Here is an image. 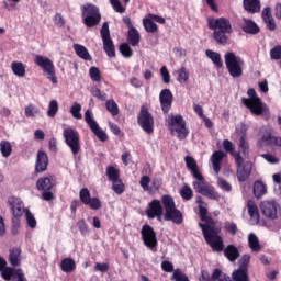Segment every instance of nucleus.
Wrapping results in <instances>:
<instances>
[{
	"instance_id": "2f4dec72",
	"label": "nucleus",
	"mask_w": 281,
	"mask_h": 281,
	"mask_svg": "<svg viewBox=\"0 0 281 281\" xmlns=\"http://www.w3.org/2000/svg\"><path fill=\"white\" fill-rule=\"evenodd\" d=\"M205 56L213 63V65H215L217 69H221L223 67V59L221 58V54L214 50L206 49Z\"/></svg>"
},
{
	"instance_id": "20e7f679",
	"label": "nucleus",
	"mask_w": 281,
	"mask_h": 281,
	"mask_svg": "<svg viewBox=\"0 0 281 281\" xmlns=\"http://www.w3.org/2000/svg\"><path fill=\"white\" fill-rule=\"evenodd\" d=\"M226 69L232 78H240L245 68V59L236 55L234 52H228L224 55Z\"/></svg>"
},
{
	"instance_id": "cd10ccee",
	"label": "nucleus",
	"mask_w": 281,
	"mask_h": 281,
	"mask_svg": "<svg viewBox=\"0 0 281 281\" xmlns=\"http://www.w3.org/2000/svg\"><path fill=\"white\" fill-rule=\"evenodd\" d=\"M224 256L229 260V262H236L238 258H240V252L238 251V248L234 245H228L224 249Z\"/></svg>"
},
{
	"instance_id": "a878e982",
	"label": "nucleus",
	"mask_w": 281,
	"mask_h": 281,
	"mask_svg": "<svg viewBox=\"0 0 281 281\" xmlns=\"http://www.w3.org/2000/svg\"><path fill=\"white\" fill-rule=\"evenodd\" d=\"M36 188L40 192H47L54 188V181L52 177H43L36 181Z\"/></svg>"
},
{
	"instance_id": "e2e57ef3",
	"label": "nucleus",
	"mask_w": 281,
	"mask_h": 281,
	"mask_svg": "<svg viewBox=\"0 0 281 281\" xmlns=\"http://www.w3.org/2000/svg\"><path fill=\"white\" fill-rule=\"evenodd\" d=\"M77 227H78L81 236H87V234H89V224H87V222H85V220L78 221Z\"/></svg>"
},
{
	"instance_id": "f257e3e1",
	"label": "nucleus",
	"mask_w": 281,
	"mask_h": 281,
	"mask_svg": "<svg viewBox=\"0 0 281 281\" xmlns=\"http://www.w3.org/2000/svg\"><path fill=\"white\" fill-rule=\"evenodd\" d=\"M200 218L203 223H199V227L202 229L205 243L210 245L213 251L221 252L225 249L223 237H221V224L216 223L214 218L207 216V204L199 205Z\"/></svg>"
},
{
	"instance_id": "9b49d317",
	"label": "nucleus",
	"mask_w": 281,
	"mask_h": 281,
	"mask_svg": "<svg viewBox=\"0 0 281 281\" xmlns=\"http://www.w3.org/2000/svg\"><path fill=\"white\" fill-rule=\"evenodd\" d=\"M83 23L86 27H95L100 23V11L93 4H87L82 8Z\"/></svg>"
},
{
	"instance_id": "3c124183",
	"label": "nucleus",
	"mask_w": 281,
	"mask_h": 281,
	"mask_svg": "<svg viewBox=\"0 0 281 281\" xmlns=\"http://www.w3.org/2000/svg\"><path fill=\"white\" fill-rule=\"evenodd\" d=\"M180 196L184 201H190V199H192V196H193L192 188H190V186H188V184H184L182 187V189L180 190Z\"/></svg>"
},
{
	"instance_id": "4c0bfd02",
	"label": "nucleus",
	"mask_w": 281,
	"mask_h": 281,
	"mask_svg": "<svg viewBox=\"0 0 281 281\" xmlns=\"http://www.w3.org/2000/svg\"><path fill=\"white\" fill-rule=\"evenodd\" d=\"M11 69L14 74V76H18V78H24L25 76V65L21 61H12L11 63Z\"/></svg>"
},
{
	"instance_id": "864d4df0",
	"label": "nucleus",
	"mask_w": 281,
	"mask_h": 281,
	"mask_svg": "<svg viewBox=\"0 0 281 281\" xmlns=\"http://www.w3.org/2000/svg\"><path fill=\"white\" fill-rule=\"evenodd\" d=\"M112 190H114L115 194H123L124 192V182L122 179L112 180Z\"/></svg>"
},
{
	"instance_id": "1a4fd4ad",
	"label": "nucleus",
	"mask_w": 281,
	"mask_h": 281,
	"mask_svg": "<svg viewBox=\"0 0 281 281\" xmlns=\"http://www.w3.org/2000/svg\"><path fill=\"white\" fill-rule=\"evenodd\" d=\"M0 273L5 281H27L23 270L8 267V262L3 257H0Z\"/></svg>"
},
{
	"instance_id": "f704fd0d",
	"label": "nucleus",
	"mask_w": 281,
	"mask_h": 281,
	"mask_svg": "<svg viewBox=\"0 0 281 281\" xmlns=\"http://www.w3.org/2000/svg\"><path fill=\"white\" fill-rule=\"evenodd\" d=\"M60 269L64 273H71L76 270V261L72 258H65L60 262Z\"/></svg>"
},
{
	"instance_id": "473e14b6",
	"label": "nucleus",
	"mask_w": 281,
	"mask_h": 281,
	"mask_svg": "<svg viewBox=\"0 0 281 281\" xmlns=\"http://www.w3.org/2000/svg\"><path fill=\"white\" fill-rule=\"evenodd\" d=\"M248 246L251 251L255 254H258L262 249V246L260 245V239H258V236L256 234L250 233L248 235Z\"/></svg>"
},
{
	"instance_id": "2eb2a0df",
	"label": "nucleus",
	"mask_w": 281,
	"mask_h": 281,
	"mask_svg": "<svg viewBox=\"0 0 281 281\" xmlns=\"http://www.w3.org/2000/svg\"><path fill=\"white\" fill-rule=\"evenodd\" d=\"M140 236L145 247L154 250L157 247V234L155 229L150 227V225H144L140 231Z\"/></svg>"
},
{
	"instance_id": "c756f323",
	"label": "nucleus",
	"mask_w": 281,
	"mask_h": 281,
	"mask_svg": "<svg viewBox=\"0 0 281 281\" xmlns=\"http://www.w3.org/2000/svg\"><path fill=\"white\" fill-rule=\"evenodd\" d=\"M186 166L188 170H190L192 177H199L201 175V171L199 170V165L196 164V160L192 158L191 156H187L184 158Z\"/></svg>"
},
{
	"instance_id": "bb28decb",
	"label": "nucleus",
	"mask_w": 281,
	"mask_h": 281,
	"mask_svg": "<svg viewBox=\"0 0 281 281\" xmlns=\"http://www.w3.org/2000/svg\"><path fill=\"white\" fill-rule=\"evenodd\" d=\"M241 30L246 34H258V32H260L258 24L247 18H243Z\"/></svg>"
},
{
	"instance_id": "6e6d98bb",
	"label": "nucleus",
	"mask_w": 281,
	"mask_h": 281,
	"mask_svg": "<svg viewBox=\"0 0 281 281\" xmlns=\"http://www.w3.org/2000/svg\"><path fill=\"white\" fill-rule=\"evenodd\" d=\"M239 149L243 153L244 157H249V143L245 139V136L239 138Z\"/></svg>"
},
{
	"instance_id": "bf43d9fd",
	"label": "nucleus",
	"mask_w": 281,
	"mask_h": 281,
	"mask_svg": "<svg viewBox=\"0 0 281 281\" xmlns=\"http://www.w3.org/2000/svg\"><path fill=\"white\" fill-rule=\"evenodd\" d=\"M120 52L124 58H131L133 56V49L127 43L121 44Z\"/></svg>"
},
{
	"instance_id": "c03bdc74",
	"label": "nucleus",
	"mask_w": 281,
	"mask_h": 281,
	"mask_svg": "<svg viewBox=\"0 0 281 281\" xmlns=\"http://www.w3.org/2000/svg\"><path fill=\"white\" fill-rule=\"evenodd\" d=\"M82 105L78 102H74L70 106L69 113L72 115L75 120H82Z\"/></svg>"
},
{
	"instance_id": "b1692460",
	"label": "nucleus",
	"mask_w": 281,
	"mask_h": 281,
	"mask_svg": "<svg viewBox=\"0 0 281 281\" xmlns=\"http://www.w3.org/2000/svg\"><path fill=\"white\" fill-rule=\"evenodd\" d=\"M247 210L250 216L251 225H258V223H260V212L258 211V205H256V202L248 200Z\"/></svg>"
},
{
	"instance_id": "a211bd4d",
	"label": "nucleus",
	"mask_w": 281,
	"mask_h": 281,
	"mask_svg": "<svg viewBox=\"0 0 281 281\" xmlns=\"http://www.w3.org/2000/svg\"><path fill=\"white\" fill-rule=\"evenodd\" d=\"M209 29L213 32H227L232 33V22L226 18L210 19Z\"/></svg>"
},
{
	"instance_id": "4d7b16f0",
	"label": "nucleus",
	"mask_w": 281,
	"mask_h": 281,
	"mask_svg": "<svg viewBox=\"0 0 281 281\" xmlns=\"http://www.w3.org/2000/svg\"><path fill=\"white\" fill-rule=\"evenodd\" d=\"M217 186L223 192H232V184L221 177H217Z\"/></svg>"
},
{
	"instance_id": "e433bc0d",
	"label": "nucleus",
	"mask_w": 281,
	"mask_h": 281,
	"mask_svg": "<svg viewBox=\"0 0 281 281\" xmlns=\"http://www.w3.org/2000/svg\"><path fill=\"white\" fill-rule=\"evenodd\" d=\"M72 47L77 56H79V58H82V60H91V55L89 54V50L87 49V47L80 44H74Z\"/></svg>"
},
{
	"instance_id": "39448f33",
	"label": "nucleus",
	"mask_w": 281,
	"mask_h": 281,
	"mask_svg": "<svg viewBox=\"0 0 281 281\" xmlns=\"http://www.w3.org/2000/svg\"><path fill=\"white\" fill-rule=\"evenodd\" d=\"M195 181H193V190L198 192V194H202L203 196H207V199H212L213 201H220L221 195L218 192L214 191V187L205 183V178L202 173H198V176H193Z\"/></svg>"
},
{
	"instance_id": "f8f14e48",
	"label": "nucleus",
	"mask_w": 281,
	"mask_h": 281,
	"mask_svg": "<svg viewBox=\"0 0 281 281\" xmlns=\"http://www.w3.org/2000/svg\"><path fill=\"white\" fill-rule=\"evenodd\" d=\"M100 34L103 43V49L106 56H109V58H115V44H113V40L111 38V31H109V22L103 23Z\"/></svg>"
},
{
	"instance_id": "0e129e2a",
	"label": "nucleus",
	"mask_w": 281,
	"mask_h": 281,
	"mask_svg": "<svg viewBox=\"0 0 281 281\" xmlns=\"http://www.w3.org/2000/svg\"><path fill=\"white\" fill-rule=\"evenodd\" d=\"M270 58L272 60L281 59V45H277L272 49H270Z\"/></svg>"
},
{
	"instance_id": "c9c22d12",
	"label": "nucleus",
	"mask_w": 281,
	"mask_h": 281,
	"mask_svg": "<svg viewBox=\"0 0 281 281\" xmlns=\"http://www.w3.org/2000/svg\"><path fill=\"white\" fill-rule=\"evenodd\" d=\"M252 192L256 199H262L267 194V186L261 181H256L252 187Z\"/></svg>"
},
{
	"instance_id": "6ab92c4d",
	"label": "nucleus",
	"mask_w": 281,
	"mask_h": 281,
	"mask_svg": "<svg viewBox=\"0 0 281 281\" xmlns=\"http://www.w3.org/2000/svg\"><path fill=\"white\" fill-rule=\"evenodd\" d=\"M161 201L155 199L151 200L146 209L147 218H157V221H161L164 216V206L161 205Z\"/></svg>"
},
{
	"instance_id": "7ed1b4c3",
	"label": "nucleus",
	"mask_w": 281,
	"mask_h": 281,
	"mask_svg": "<svg viewBox=\"0 0 281 281\" xmlns=\"http://www.w3.org/2000/svg\"><path fill=\"white\" fill-rule=\"evenodd\" d=\"M161 203L165 210V221H172L175 225H181L183 223V213L177 209L175 199L170 195H162Z\"/></svg>"
},
{
	"instance_id": "8fccbe9b",
	"label": "nucleus",
	"mask_w": 281,
	"mask_h": 281,
	"mask_svg": "<svg viewBox=\"0 0 281 281\" xmlns=\"http://www.w3.org/2000/svg\"><path fill=\"white\" fill-rule=\"evenodd\" d=\"M143 25L146 32H149L150 34L157 32V24H155V22L148 18L143 20Z\"/></svg>"
},
{
	"instance_id": "f3484780",
	"label": "nucleus",
	"mask_w": 281,
	"mask_h": 281,
	"mask_svg": "<svg viewBox=\"0 0 281 281\" xmlns=\"http://www.w3.org/2000/svg\"><path fill=\"white\" fill-rule=\"evenodd\" d=\"M79 199L81 203L90 207V210H100V207H102V201L98 198H91V192L87 188H82L79 191Z\"/></svg>"
},
{
	"instance_id": "5701e85b",
	"label": "nucleus",
	"mask_w": 281,
	"mask_h": 281,
	"mask_svg": "<svg viewBox=\"0 0 281 281\" xmlns=\"http://www.w3.org/2000/svg\"><path fill=\"white\" fill-rule=\"evenodd\" d=\"M47 166H49V157L45 151L38 150L35 161V172H45Z\"/></svg>"
},
{
	"instance_id": "4468645a",
	"label": "nucleus",
	"mask_w": 281,
	"mask_h": 281,
	"mask_svg": "<svg viewBox=\"0 0 281 281\" xmlns=\"http://www.w3.org/2000/svg\"><path fill=\"white\" fill-rule=\"evenodd\" d=\"M85 122L86 124H88L89 128L92 131L95 137L100 139V142H106V133L100 128V125L98 124L95 119H93V112H91V110H87L85 112Z\"/></svg>"
},
{
	"instance_id": "72a5a7b5",
	"label": "nucleus",
	"mask_w": 281,
	"mask_h": 281,
	"mask_svg": "<svg viewBox=\"0 0 281 281\" xmlns=\"http://www.w3.org/2000/svg\"><path fill=\"white\" fill-rule=\"evenodd\" d=\"M9 260L12 267H19L21 265V248L11 249Z\"/></svg>"
},
{
	"instance_id": "603ef678",
	"label": "nucleus",
	"mask_w": 281,
	"mask_h": 281,
	"mask_svg": "<svg viewBox=\"0 0 281 281\" xmlns=\"http://www.w3.org/2000/svg\"><path fill=\"white\" fill-rule=\"evenodd\" d=\"M25 221L31 229H36V217H34V214L30 210L25 211Z\"/></svg>"
},
{
	"instance_id": "13d9d810",
	"label": "nucleus",
	"mask_w": 281,
	"mask_h": 281,
	"mask_svg": "<svg viewBox=\"0 0 281 281\" xmlns=\"http://www.w3.org/2000/svg\"><path fill=\"white\" fill-rule=\"evenodd\" d=\"M273 183H274V192L278 194V196H281V175L274 173L272 176Z\"/></svg>"
},
{
	"instance_id": "c85d7f7f",
	"label": "nucleus",
	"mask_w": 281,
	"mask_h": 281,
	"mask_svg": "<svg viewBox=\"0 0 281 281\" xmlns=\"http://www.w3.org/2000/svg\"><path fill=\"white\" fill-rule=\"evenodd\" d=\"M262 19L271 32L276 30V20H273V16L271 15V8L267 7L262 11Z\"/></svg>"
},
{
	"instance_id": "338daca9",
	"label": "nucleus",
	"mask_w": 281,
	"mask_h": 281,
	"mask_svg": "<svg viewBox=\"0 0 281 281\" xmlns=\"http://www.w3.org/2000/svg\"><path fill=\"white\" fill-rule=\"evenodd\" d=\"M273 136L271 135V128L266 130V133L261 137V144L271 146Z\"/></svg>"
},
{
	"instance_id": "de8ad7c7",
	"label": "nucleus",
	"mask_w": 281,
	"mask_h": 281,
	"mask_svg": "<svg viewBox=\"0 0 281 281\" xmlns=\"http://www.w3.org/2000/svg\"><path fill=\"white\" fill-rule=\"evenodd\" d=\"M178 76V82L183 83L190 80V72L186 67H181L179 70L176 71Z\"/></svg>"
},
{
	"instance_id": "58836bf2",
	"label": "nucleus",
	"mask_w": 281,
	"mask_h": 281,
	"mask_svg": "<svg viewBox=\"0 0 281 281\" xmlns=\"http://www.w3.org/2000/svg\"><path fill=\"white\" fill-rule=\"evenodd\" d=\"M0 153H1L2 157L8 159V157H10V155H12V143H10V140L2 139L0 142Z\"/></svg>"
},
{
	"instance_id": "aec40b11",
	"label": "nucleus",
	"mask_w": 281,
	"mask_h": 281,
	"mask_svg": "<svg viewBox=\"0 0 281 281\" xmlns=\"http://www.w3.org/2000/svg\"><path fill=\"white\" fill-rule=\"evenodd\" d=\"M232 281V278L229 276L223 273L221 269H215L210 276V272L202 270L200 281Z\"/></svg>"
},
{
	"instance_id": "0eeeda50",
	"label": "nucleus",
	"mask_w": 281,
	"mask_h": 281,
	"mask_svg": "<svg viewBox=\"0 0 281 281\" xmlns=\"http://www.w3.org/2000/svg\"><path fill=\"white\" fill-rule=\"evenodd\" d=\"M34 63L37 67L42 68L43 72L47 76L53 85H58V78H56V68L54 67V61L48 57L43 55H35Z\"/></svg>"
},
{
	"instance_id": "9d476101",
	"label": "nucleus",
	"mask_w": 281,
	"mask_h": 281,
	"mask_svg": "<svg viewBox=\"0 0 281 281\" xmlns=\"http://www.w3.org/2000/svg\"><path fill=\"white\" fill-rule=\"evenodd\" d=\"M169 126L171 133H176L178 139H186L190 135V131L186 127V121L181 115L169 116Z\"/></svg>"
},
{
	"instance_id": "dca6fc26",
	"label": "nucleus",
	"mask_w": 281,
	"mask_h": 281,
	"mask_svg": "<svg viewBox=\"0 0 281 281\" xmlns=\"http://www.w3.org/2000/svg\"><path fill=\"white\" fill-rule=\"evenodd\" d=\"M138 124L148 135L155 131V120L148 110L142 109L138 115Z\"/></svg>"
},
{
	"instance_id": "412c9836",
	"label": "nucleus",
	"mask_w": 281,
	"mask_h": 281,
	"mask_svg": "<svg viewBox=\"0 0 281 281\" xmlns=\"http://www.w3.org/2000/svg\"><path fill=\"white\" fill-rule=\"evenodd\" d=\"M9 205L11 206L12 214L14 218H20L22 214H25L29 209H25V204L19 198H11L9 200Z\"/></svg>"
},
{
	"instance_id": "37998d69",
	"label": "nucleus",
	"mask_w": 281,
	"mask_h": 281,
	"mask_svg": "<svg viewBox=\"0 0 281 281\" xmlns=\"http://www.w3.org/2000/svg\"><path fill=\"white\" fill-rule=\"evenodd\" d=\"M232 278L234 281H249V276L247 274V270L237 269L232 273Z\"/></svg>"
},
{
	"instance_id": "a18cd8bd",
	"label": "nucleus",
	"mask_w": 281,
	"mask_h": 281,
	"mask_svg": "<svg viewBox=\"0 0 281 281\" xmlns=\"http://www.w3.org/2000/svg\"><path fill=\"white\" fill-rule=\"evenodd\" d=\"M41 113V109H38V106L34 105V104H27L24 108V115L25 117H36V115H40Z\"/></svg>"
},
{
	"instance_id": "f03ea898",
	"label": "nucleus",
	"mask_w": 281,
	"mask_h": 281,
	"mask_svg": "<svg viewBox=\"0 0 281 281\" xmlns=\"http://www.w3.org/2000/svg\"><path fill=\"white\" fill-rule=\"evenodd\" d=\"M223 148L226 153H229L232 157H234L236 166H237V179L238 181H247L249 179V175H251V169L254 165L251 162H245L240 153L234 150V143L229 139L223 140Z\"/></svg>"
},
{
	"instance_id": "ddd939ff",
	"label": "nucleus",
	"mask_w": 281,
	"mask_h": 281,
	"mask_svg": "<svg viewBox=\"0 0 281 281\" xmlns=\"http://www.w3.org/2000/svg\"><path fill=\"white\" fill-rule=\"evenodd\" d=\"M260 210L263 216H266V218H270V221H278L281 216V206L273 200L261 202Z\"/></svg>"
},
{
	"instance_id": "680f3d73",
	"label": "nucleus",
	"mask_w": 281,
	"mask_h": 281,
	"mask_svg": "<svg viewBox=\"0 0 281 281\" xmlns=\"http://www.w3.org/2000/svg\"><path fill=\"white\" fill-rule=\"evenodd\" d=\"M110 3L113 10L119 12V14H124V12H126V7L122 5V2H120V0H110Z\"/></svg>"
},
{
	"instance_id": "6e6552de",
	"label": "nucleus",
	"mask_w": 281,
	"mask_h": 281,
	"mask_svg": "<svg viewBox=\"0 0 281 281\" xmlns=\"http://www.w3.org/2000/svg\"><path fill=\"white\" fill-rule=\"evenodd\" d=\"M63 137L65 139V144L68 146V148H70L74 157H76V155H78L81 150L80 133L74 130V127H67L63 131Z\"/></svg>"
},
{
	"instance_id": "49530a36",
	"label": "nucleus",
	"mask_w": 281,
	"mask_h": 281,
	"mask_svg": "<svg viewBox=\"0 0 281 281\" xmlns=\"http://www.w3.org/2000/svg\"><path fill=\"white\" fill-rule=\"evenodd\" d=\"M105 175L109 179V181H115L120 179V169H117L114 166H108L105 170Z\"/></svg>"
},
{
	"instance_id": "ea45409f",
	"label": "nucleus",
	"mask_w": 281,
	"mask_h": 281,
	"mask_svg": "<svg viewBox=\"0 0 281 281\" xmlns=\"http://www.w3.org/2000/svg\"><path fill=\"white\" fill-rule=\"evenodd\" d=\"M127 41L132 47H135L136 45L139 44V32L137 29H131L127 32Z\"/></svg>"
},
{
	"instance_id": "393cba45",
	"label": "nucleus",
	"mask_w": 281,
	"mask_h": 281,
	"mask_svg": "<svg viewBox=\"0 0 281 281\" xmlns=\"http://www.w3.org/2000/svg\"><path fill=\"white\" fill-rule=\"evenodd\" d=\"M223 159H225V151L216 150L212 154L210 161L213 166L215 175H218L221 172V164Z\"/></svg>"
},
{
	"instance_id": "423d86ee",
	"label": "nucleus",
	"mask_w": 281,
	"mask_h": 281,
	"mask_svg": "<svg viewBox=\"0 0 281 281\" xmlns=\"http://www.w3.org/2000/svg\"><path fill=\"white\" fill-rule=\"evenodd\" d=\"M241 102L246 109H249L252 115H258V116L261 115L263 120H269V117H271L269 108H267V104H265L262 100H260V98H256V99L243 98Z\"/></svg>"
},
{
	"instance_id": "7c9ffc66",
	"label": "nucleus",
	"mask_w": 281,
	"mask_h": 281,
	"mask_svg": "<svg viewBox=\"0 0 281 281\" xmlns=\"http://www.w3.org/2000/svg\"><path fill=\"white\" fill-rule=\"evenodd\" d=\"M244 9L250 14L260 12V0H244Z\"/></svg>"
},
{
	"instance_id": "a19ab883",
	"label": "nucleus",
	"mask_w": 281,
	"mask_h": 281,
	"mask_svg": "<svg viewBox=\"0 0 281 281\" xmlns=\"http://www.w3.org/2000/svg\"><path fill=\"white\" fill-rule=\"evenodd\" d=\"M227 33L225 31H214L213 32V38L218 43V45H225L227 41H229V37L227 36Z\"/></svg>"
},
{
	"instance_id": "5fc2aeb1",
	"label": "nucleus",
	"mask_w": 281,
	"mask_h": 281,
	"mask_svg": "<svg viewBox=\"0 0 281 281\" xmlns=\"http://www.w3.org/2000/svg\"><path fill=\"white\" fill-rule=\"evenodd\" d=\"M58 113V101L52 100L48 104L47 115L48 117H56Z\"/></svg>"
},
{
	"instance_id": "09e8293b",
	"label": "nucleus",
	"mask_w": 281,
	"mask_h": 281,
	"mask_svg": "<svg viewBox=\"0 0 281 281\" xmlns=\"http://www.w3.org/2000/svg\"><path fill=\"white\" fill-rule=\"evenodd\" d=\"M89 76L92 82H100L102 80V75L100 74V68L92 66L89 69Z\"/></svg>"
},
{
	"instance_id": "69168bd1",
	"label": "nucleus",
	"mask_w": 281,
	"mask_h": 281,
	"mask_svg": "<svg viewBox=\"0 0 281 281\" xmlns=\"http://www.w3.org/2000/svg\"><path fill=\"white\" fill-rule=\"evenodd\" d=\"M149 184H150V177L143 176L140 178L139 186L140 188H143L144 192H148V190H150Z\"/></svg>"
},
{
	"instance_id": "052dcab7",
	"label": "nucleus",
	"mask_w": 281,
	"mask_h": 281,
	"mask_svg": "<svg viewBox=\"0 0 281 281\" xmlns=\"http://www.w3.org/2000/svg\"><path fill=\"white\" fill-rule=\"evenodd\" d=\"M171 280L175 281H190V279L183 273V271L176 269L172 273Z\"/></svg>"
},
{
	"instance_id": "774afa93",
	"label": "nucleus",
	"mask_w": 281,
	"mask_h": 281,
	"mask_svg": "<svg viewBox=\"0 0 281 281\" xmlns=\"http://www.w3.org/2000/svg\"><path fill=\"white\" fill-rule=\"evenodd\" d=\"M249 260H251V256L244 255L239 260V269H245L247 271V265H249Z\"/></svg>"
},
{
	"instance_id": "79ce46f5",
	"label": "nucleus",
	"mask_w": 281,
	"mask_h": 281,
	"mask_svg": "<svg viewBox=\"0 0 281 281\" xmlns=\"http://www.w3.org/2000/svg\"><path fill=\"white\" fill-rule=\"evenodd\" d=\"M105 109L113 117H116V115H120V108L117 106V103L115 100L110 99L105 102Z\"/></svg>"
},
{
	"instance_id": "4be33fe9",
	"label": "nucleus",
	"mask_w": 281,
	"mask_h": 281,
	"mask_svg": "<svg viewBox=\"0 0 281 281\" xmlns=\"http://www.w3.org/2000/svg\"><path fill=\"white\" fill-rule=\"evenodd\" d=\"M160 105L164 113H168L172 106V92L170 89L161 90L159 94Z\"/></svg>"
}]
</instances>
